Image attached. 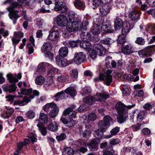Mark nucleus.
<instances>
[{
	"mask_svg": "<svg viewBox=\"0 0 155 155\" xmlns=\"http://www.w3.org/2000/svg\"><path fill=\"white\" fill-rule=\"evenodd\" d=\"M135 106L134 104L130 105H126L121 101L117 103L115 106L118 115L117 117V122L122 124L128 118V110L131 109Z\"/></svg>",
	"mask_w": 155,
	"mask_h": 155,
	"instance_id": "f257e3e1",
	"label": "nucleus"
},
{
	"mask_svg": "<svg viewBox=\"0 0 155 155\" xmlns=\"http://www.w3.org/2000/svg\"><path fill=\"white\" fill-rule=\"evenodd\" d=\"M93 134L95 138L90 140L89 143L83 140H79L75 141L74 143L77 144V143H79L81 146H84L86 147H88L89 149L92 151L97 150L98 144L100 143L101 140L103 139L102 134H100L99 130H96L94 131Z\"/></svg>",
	"mask_w": 155,
	"mask_h": 155,
	"instance_id": "f03ea898",
	"label": "nucleus"
},
{
	"mask_svg": "<svg viewBox=\"0 0 155 155\" xmlns=\"http://www.w3.org/2000/svg\"><path fill=\"white\" fill-rule=\"evenodd\" d=\"M68 19L63 15H60L56 17V21L57 25L61 27H67L68 24L81 21L79 16L73 12H69L68 14Z\"/></svg>",
	"mask_w": 155,
	"mask_h": 155,
	"instance_id": "7ed1b4c3",
	"label": "nucleus"
},
{
	"mask_svg": "<svg viewBox=\"0 0 155 155\" xmlns=\"http://www.w3.org/2000/svg\"><path fill=\"white\" fill-rule=\"evenodd\" d=\"M88 25V22L87 21H85L82 23L81 21L77 22H73L71 25L70 23L66 27V29L63 32V36L67 38L70 36L71 32L85 31L87 29V26Z\"/></svg>",
	"mask_w": 155,
	"mask_h": 155,
	"instance_id": "20e7f679",
	"label": "nucleus"
},
{
	"mask_svg": "<svg viewBox=\"0 0 155 155\" xmlns=\"http://www.w3.org/2000/svg\"><path fill=\"white\" fill-rule=\"evenodd\" d=\"M109 94L104 91L101 93L97 92L94 97L89 96L84 98L83 100V102L87 104L91 105L95 101L97 102H105L107 98H109Z\"/></svg>",
	"mask_w": 155,
	"mask_h": 155,
	"instance_id": "39448f33",
	"label": "nucleus"
},
{
	"mask_svg": "<svg viewBox=\"0 0 155 155\" xmlns=\"http://www.w3.org/2000/svg\"><path fill=\"white\" fill-rule=\"evenodd\" d=\"M88 51L90 53L89 57H90L93 60L96 57L97 55L103 56L104 55L106 52V49L103 47L101 44H95L93 47Z\"/></svg>",
	"mask_w": 155,
	"mask_h": 155,
	"instance_id": "423d86ee",
	"label": "nucleus"
},
{
	"mask_svg": "<svg viewBox=\"0 0 155 155\" xmlns=\"http://www.w3.org/2000/svg\"><path fill=\"white\" fill-rule=\"evenodd\" d=\"M82 41L80 43V46L86 50H89L92 47L91 44L89 41L91 39V34L87 32H83L80 34Z\"/></svg>",
	"mask_w": 155,
	"mask_h": 155,
	"instance_id": "0eeeda50",
	"label": "nucleus"
},
{
	"mask_svg": "<svg viewBox=\"0 0 155 155\" xmlns=\"http://www.w3.org/2000/svg\"><path fill=\"white\" fill-rule=\"evenodd\" d=\"M12 2V0H5L3 2L2 4L4 5H6L8 4H11V6L7 8V9L9 12L8 16L12 20L13 24H15L16 22L17 19L20 17V15L16 14L18 13L19 12V11L16 10L15 8H18L16 7L15 8H13L12 7V5L15 2L11 3Z\"/></svg>",
	"mask_w": 155,
	"mask_h": 155,
	"instance_id": "6e6552de",
	"label": "nucleus"
},
{
	"mask_svg": "<svg viewBox=\"0 0 155 155\" xmlns=\"http://www.w3.org/2000/svg\"><path fill=\"white\" fill-rule=\"evenodd\" d=\"M112 118L109 115L105 116L104 117V120H101L98 124L100 134H103L107 129V126H109L110 123L113 122Z\"/></svg>",
	"mask_w": 155,
	"mask_h": 155,
	"instance_id": "1a4fd4ad",
	"label": "nucleus"
},
{
	"mask_svg": "<svg viewBox=\"0 0 155 155\" xmlns=\"http://www.w3.org/2000/svg\"><path fill=\"white\" fill-rule=\"evenodd\" d=\"M112 72V71L107 70L105 74L101 73L99 74V78H94V81L95 82H97L100 80H103L106 85L109 86L113 81L112 76L111 74Z\"/></svg>",
	"mask_w": 155,
	"mask_h": 155,
	"instance_id": "9d476101",
	"label": "nucleus"
},
{
	"mask_svg": "<svg viewBox=\"0 0 155 155\" xmlns=\"http://www.w3.org/2000/svg\"><path fill=\"white\" fill-rule=\"evenodd\" d=\"M53 47L51 43L49 41L44 43L41 49L42 51L45 54V56L52 60L53 57V54L51 52Z\"/></svg>",
	"mask_w": 155,
	"mask_h": 155,
	"instance_id": "9b49d317",
	"label": "nucleus"
},
{
	"mask_svg": "<svg viewBox=\"0 0 155 155\" xmlns=\"http://www.w3.org/2000/svg\"><path fill=\"white\" fill-rule=\"evenodd\" d=\"M55 6L54 7V10L59 12L60 13H64L68 10V8L65 4L63 2L55 0Z\"/></svg>",
	"mask_w": 155,
	"mask_h": 155,
	"instance_id": "f8f14e48",
	"label": "nucleus"
},
{
	"mask_svg": "<svg viewBox=\"0 0 155 155\" xmlns=\"http://www.w3.org/2000/svg\"><path fill=\"white\" fill-rule=\"evenodd\" d=\"M51 67V65L47 63H41L37 66V70L34 75L35 76L38 74H43L47 70V69H49Z\"/></svg>",
	"mask_w": 155,
	"mask_h": 155,
	"instance_id": "ddd939ff",
	"label": "nucleus"
},
{
	"mask_svg": "<svg viewBox=\"0 0 155 155\" xmlns=\"http://www.w3.org/2000/svg\"><path fill=\"white\" fill-rule=\"evenodd\" d=\"M19 87H23L21 89L20 91L18 92V94L29 95L32 93V89L31 88L26 89L25 88L27 86V84L24 81H20L18 83Z\"/></svg>",
	"mask_w": 155,
	"mask_h": 155,
	"instance_id": "4468645a",
	"label": "nucleus"
},
{
	"mask_svg": "<svg viewBox=\"0 0 155 155\" xmlns=\"http://www.w3.org/2000/svg\"><path fill=\"white\" fill-rule=\"evenodd\" d=\"M56 64L60 67H64L71 63V62L67 60L64 57L57 56L55 58Z\"/></svg>",
	"mask_w": 155,
	"mask_h": 155,
	"instance_id": "2eb2a0df",
	"label": "nucleus"
},
{
	"mask_svg": "<svg viewBox=\"0 0 155 155\" xmlns=\"http://www.w3.org/2000/svg\"><path fill=\"white\" fill-rule=\"evenodd\" d=\"M76 108L74 105H72L65 110L63 112V114L65 116L69 115V118H75L76 117L77 112L74 110L76 109Z\"/></svg>",
	"mask_w": 155,
	"mask_h": 155,
	"instance_id": "dca6fc26",
	"label": "nucleus"
},
{
	"mask_svg": "<svg viewBox=\"0 0 155 155\" xmlns=\"http://www.w3.org/2000/svg\"><path fill=\"white\" fill-rule=\"evenodd\" d=\"M86 55L83 52H79L75 54L74 62L77 64H80L84 61Z\"/></svg>",
	"mask_w": 155,
	"mask_h": 155,
	"instance_id": "f3484780",
	"label": "nucleus"
},
{
	"mask_svg": "<svg viewBox=\"0 0 155 155\" xmlns=\"http://www.w3.org/2000/svg\"><path fill=\"white\" fill-rule=\"evenodd\" d=\"M121 52L125 55H129L134 52V47L130 43L123 45L121 47Z\"/></svg>",
	"mask_w": 155,
	"mask_h": 155,
	"instance_id": "a211bd4d",
	"label": "nucleus"
},
{
	"mask_svg": "<svg viewBox=\"0 0 155 155\" xmlns=\"http://www.w3.org/2000/svg\"><path fill=\"white\" fill-rule=\"evenodd\" d=\"M153 51V48L151 46H149L144 49L138 51V54L141 58H145L151 55Z\"/></svg>",
	"mask_w": 155,
	"mask_h": 155,
	"instance_id": "6ab92c4d",
	"label": "nucleus"
},
{
	"mask_svg": "<svg viewBox=\"0 0 155 155\" xmlns=\"http://www.w3.org/2000/svg\"><path fill=\"white\" fill-rule=\"evenodd\" d=\"M55 28H57L53 27V28L49 31V34L47 38L48 39L52 41H56L58 39L59 34L57 30H53Z\"/></svg>",
	"mask_w": 155,
	"mask_h": 155,
	"instance_id": "aec40b11",
	"label": "nucleus"
},
{
	"mask_svg": "<svg viewBox=\"0 0 155 155\" xmlns=\"http://www.w3.org/2000/svg\"><path fill=\"white\" fill-rule=\"evenodd\" d=\"M99 9L101 15L102 16H105L109 12L111 9V6L109 4H103L100 7Z\"/></svg>",
	"mask_w": 155,
	"mask_h": 155,
	"instance_id": "412c9836",
	"label": "nucleus"
},
{
	"mask_svg": "<svg viewBox=\"0 0 155 155\" xmlns=\"http://www.w3.org/2000/svg\"><path fill=\"white\" fill-rule=\"evenodd\" d=\"M18 3L17 2L13 3L12 5L13 8H15L16 7L19 8L22 4L25 5H29L30 4L33 3L35 0H17Z\"/></svg>",
	"mask_w": 155,
	"mask_h": 155,
	"instance_id": "4be33fe9",
	"label": "nucleus"
},
{
	"mask_svg": "<svg viewBox=\"0 0 155 155\" xmlns=\"http://www.w3.org/2000/svg\"><path fill=\"white\" fill-rule=\"evenodd\" d=\"M122 27V34L125 36L133 28V25H130L129 22L126 21L124 22Z\"/></svg>",
	"mask_w": 155,
	"mask_h": 155,
	"instance_id": "5701e85b",
	"label": "nucleus"
},
{
	"mask_svg": "<svg viewBox=\"0 0 155 155\" xmlns=\"http://www.w3.org/2000/svg\"><path fill=\"white\" fill-rule=\"evenodd\" d=\"M61 120L63 123L66 125V126L69 127H73L75 125V121L70 118L61 117Z\"/></svg>",
	"mask_w": 155,
	"mask_h": 155,
	"instance_id": "b1692460",
	"label": "nucleus"
},
{
	"mask_svg": "<svg viewBox=\"0 0 155 155\" xmlns=\"http://www.w3.org/2000/svg\"><path fill=\"white\" fill-rule=\"evenodd\" d=\"M140 12L136 9L132 10L129 13V17L131 20L137 21L140 18Z\"/></svg>",
	"mask_w": 155,
	"mask_h": 155,
	"instance_id": "393cba45",
	"label": "nucleus"
},
{
	"mask_svg": "<svg viewBox=\"0 0 155 155\" xmlns=\"http://www.w3.org/2000/svg\"><path fill=\"white\" fill-rule=\"evenodd\" d=\"M92 129L91 126L86 125L85 129L80 131L81 135L84 137L88 138L91 135Z\"/></svg>",
	"mask_w": 155,
	"mask_h": 155,
	"instance_id": "a878e982",
	"label": "nucleus"
},
{
	"mask_svg": "<svg viewBox=\"0 0 155 155\" xmlns=\"http://www.w3.org/2000/svg\"><path fill=\"white\" fill-rule=\"evenodd\" d=\"M39 122L41 124H47L48 122V117L47 114L42 112H40L38 119L36 120L35 123Z\"/></svg>",
	"mask_w": 155,
	"mask_h": 155,
	"instance_id": "bb28decb",
	"label": "nucleus"
},
{
	"mask_svg": "<svg viewBox=\"0 0 155 155\" xmlns=\"http://www.w3.org/2000/svg\"><path fill=\"white\" fill-rule=\"evenodd\" d=\"M2 88L4 91H8L9 93H12L15 91L17 87L15 84H13L11 85L4 84L2 85Z\"/></svg>",
	"mask_w": 155,
	"mask_h": 155,
	"instance_id": "cd10ccee",
	"label": "nucleus"
},
{
	"mask_svg": "<svg viewBox=\"0 0 155 155\" xmlns=\"http://www.w3.org/2000/svg\"><path fill=\"white\" fill-rule=\"evenodd\" d=\"M64 92L72 97H74L77 94L76 89L74 86H71L67 88L64 90Z\"/></svg>",
	"mask_w": 155,
	"mask_h": 155,
	"instance_id": "c85d7f7f",
	"label": "nucleus"
},
{
	"mask_svg": "<svg viewBox=\"0 0 155 155\" xmlns=\"http://www.w3.org/2000/svg\"><path fill=\"white\" fill-rule=\"evenodd\" d=\"M30 43H28L27 45V47L28 50V54L32 53L34 51L33 47L34 46L35 39L32 35L30 36L29 38Z\"/></svg>",
	"mask_w": 155,
	"mask_h": 155,
	"instance_id": "c756f323",
	"label": "nucleus"
},
{
	"mask_svg": "<svg viewBox=\"0 0 155 155\" xmlns=\"http://www.w3.org/2000/svg\"><path fill=\"white\" fill-rule=\"evenodd\" d=\"M31 99L29 97H25L23 99L22 101L17 100L14 102L13 105H19V106H22L25 105L27 104L30 101Z\"/></svg>",
	"mask_w": 155,
	"mask_h": 155,
	"instance_id": "7c9ffc66",
	"label": "nucleus"
},
{
	"mask_svg": "<svg viewBox=\"0 0 155 155\" xmlns=\"http://www.w3.org/2000/svg\"><path fill=\"white\" fill-rule=\"evenodd\" d=\"M120 130V127H116L112 129L110 131V134L109 135L103 136V138L109 139L113 136H115L119 132Z\"/></svg>",
	"mask_w": 155,
	"mask_h": 155,
	"instance_id": "2f4dec72",
	"label": "nucleus"
},
{
	"mask_svg": "<svg viewBox=\"0 0 155 155\" xmlns=\"http://www.w3.org/2000/svg\"><path fill=\"white\" fill-rule=\"evenodd\" d=\"M14 112V110L12 108H9L7 109L6 111L2 113L1 115V117L4 119H7L10 117L13 114Z\"/></svg>",
	"mask_w": 155,
	"mask_h": 155,
	"instance_id": "473e14b6",
	"label": "nucleus"
},
{
	"mask_svg": "<svg viewBox=\"0 0 155 155\" xmlns=\"http://www.w3.org/2000/svg\"><path fill=\"white\" fill-rule=\"evenodd\" d=\"M93 23V25L91 28V32L94 35L99 34L101 32L100 25H98L97 23Z\"/></svg>",
	"mask_w": 155,
	"mask_h": 155,
	"instance_id": "72a5a7b5",
	"label": "nucleus"
},
{
	"mask_svg": "<svg viewBox=\"0 0 155 155\" xmlns=\"http://www.w3.org/2000/svg\"><path fill=\"white\" fill-rule=\"evenodd\" d=\"M114 23V27L116 30L120 29L124 23L121 18L118 17L115 19Z\"/></svg>",
	"mask_w": 155,
	"mask_h": 155,
	"instance_id": "f704fd0d",
	"label": "nucleus"
},
{
	"mask_svg": "<svg viewBox=\"0 0 155 155\" xmlns=\"http://www.w3.org/2000/svg\"><path fill=\"white\" fill-rule=\"evenodd\" d=\"M48 129L54 132L58 129V124L57 122L53 121L50 122L48 126Z\"/></svg>",
	"mask_w": 155,
	"mask_h": 155,
	"instance_id": "c9c22d12",
	"label": "nucleus"
},
{
	"mask_svg": "<svg viewBox=\"0 0 155 155\" xmlns=\"http://www.w3.org/2000/svg\"><path fill=\"white\" fill-rule=\"evenodd\" d=\"M74 3V6L78 9L83 10L85 7V3L81 0H75Z\"/></svg>",
	"mask_w": 155,
	"mask_h": 155,
	"instance_id": "e433bc0d",
	"label": "nucleus"
},
{
	"mask_svg": "<svg viewBox=\"0 0 155 155\" xmlns=\"http://www.w3.org/2000/svg\"><path fill=\"white\" fill-rule=\"evenodd\" d=\"M68 48L66 47H61L59 50V55L57 56L65 57H66L68 53Z\"/></svg>",
	"mask_w": 155,
	"mask_h": 155,
	"instance_id": "4c0bfd02",
	"label": "nucleus"
},
{
	"mask_svg": "<svg viewBox=\"0 0 155 155\" xmlns=\"http://www.w3.org/2000/svg\"><path fill=\"white\" fill-rule=\"evenodd\" d=\"M7 79L10 83H15L18 81V79L16 77V75L11 74H8L7 76Z\"/></svg>",
	"mask_w": 155,
	"mask_h": 155,
	"instance_id": "58836bf2",
	"label": "nucleus"
},
{
	"mask_svg": "<svg viewBox=\"0 0 155 155\" xmlns=\"http://www.w3.org/2000/svg\"><path fill=\"white\" fill-rule=\"evenodd\" d=\"M48 71V74L52 75L54 74H61V71L58 68L53 67L51 65V67H50L49 69H47Z\"/></svg>",
	"mask_w": 155,
	"mask_h": 155,
	"instance_id": "ea45409f",
	"label": "nucleus"
},
{
	"mask_svg": "<svg viewBox=\"0 0 155 155\" xmlns=\"http://www.w3.org/2000/svg\"><path fill=\"white\" fill-rule=\"evenodd\" d=\"M65 92L63 91L58 92L54 95V97L56 98L54 100L57 101L61 100L65 98Z\"/></svg>",
	"mask_w": 155,
	"mask_h": 155,
	"instance_id": "a19ab883",
	"label": "nucleus"
},
{
	"mask_svg": "<svg viewBox=\"0 0 155 155\" xmlns=\"http://www.w3.org/2000/svg\"><path fill=\"white\" fill-rule=\"evenodd\" d=\"M59 109L56 106L53 108V109L51 110L49 113V116L52 118L55 117L58 114L59 112Z\"/></svg>",
	"mask_w": 155,
	"mask_h": 155,
	"instance_id": "79ce46f5",
	"label": "nucleus"
},
{
	"mask_svg": "<svg viewBox=\"0 0 155 155\" xmlns=\"http://www.w3.org/2000/svg\"><path fill=\"white\" fill-rule=\"evenodd\" d=\"M45 80V78L44 77L40 75L36 78L35 80V82L36 84L40 85H42L44 83Z\"/></svg>",
	"mask_w": 155,
	"mask_h": 155,
	"instance_id": "37998d69",
	"label": "nucleus"
},
{
	"mask_svg": "<svg viewBox=\"0 0 155 155\" xmlns=\"http://www.w3.org/2000/svg\"><path fill=\"white\" fill-rule=\"evenodd\" d=\"M56 104L53 103H48L43 106V109L45 111L48 113L50 108H53L56 106Z\"/></svg>",
	"mask_w": 155,
	"mask_h": 155,
	"instance_id": "c03bdc74",
	"label": "nucleus"
},
{
	"mask_svg": "<svg viewBox=\"0 0 155 155\" xmlns=\"http://www.w3.org/2000/svg\"><path fill=\"white\" fill-rule=\"evenodd\" d=\"M70 74L72 78L76 79L78 78V72L77 69H72L70 71Z\"/></svg>",
	"mask_w": 155,
	"mask_h": 155,
	"instance_id": "a18cd8bd",
	"label": "nucleus"
},
{
	"mask_svg": "<svg viewBox=\"0 0 155 155\" xmlns=\"http://www.w3.org/2000/svg\"><path fill=\"white\" fill-rule=\"evenodd\" d=\"M78 40L71 41L66 43V45L69 47L74 48L78 46Z\"/></svg>",
	"mask_w": 155,
	"mask_h": 155,
	"instance_id": "49530a36",
	"label": "nucleus"
},
{
	"mask_svg": "<svg viewBox=\"0 0 155 155\" xmlns=\"http://www.w3.org/2000/svg\"><path fill=\"white\" fill-rule=\"evenodd\" d=\"M145 112L143 111H140L137 116V120L138 121H141L144 118L145 116Z\"/></svg>",
	"mask_w": 155,
	"mask_h": 155,
	"instance_id": "de8ad7c7",
	"label": "nucleus"
},
{
	"mask_svg": "<svg viewBox=\"0 0 155 155\" xmlns=\"http://www.w3.org/2000/svg\"><path fill=\"white\" fill-rule=\"evenodd\" d=\"M88 108V106L87 104H83L78 108V110L80 112H83L87 110Z\"/></svg>",
	"mask_w": 155,
	"mask_h": 155,
	"instance_id": "09e8293b",
	"label": "nucleus"
},
{
	"mask_svg": "<svg viewBox=\"0 0 155 155\" xmlns=\"http://www.w3.org/2000/svg\"><path fill=\"white\" fill-rule=\"evenodd\" d=\"M37 126L40 129V130L42 135L44 136L47 133L46 128L41 126L40 124H37Z\"/></svg>",
	"mask_w": 155,
	"mask_h": 155,
	"instance_id": "8fccbe9b",
	"label": "nucleus"
},
{
	"mask_svg": "<svg viewBox=\"0 0 155 155\" xmlns=\"http://www.w3.org/2000/svg\"><path fill=\"white\" fill-rule=\"evenodd\" d=\"M64 153L66 155H73V150L70 147H67L64 149Z\"/></svg>",
	"mask_w": 155,
	"mask_h": 155,
	"instance_id": "3c124183",
	"label": "nucleus"
},
{
	"mask_svg": "<svg viewBox=\"0 0 155 155\" xmlns=\"http://www.w3.org/2000/svg\"><path fill=\"white\" fill-rule=\"evenodd\" d=\"M133 75L130 74H126L124 76V78H126L127 79H130L131 81H136L139 80V78L138 75H137L135 78L134 79H133Z\"/></svg>",
	"mask_w": 155,
	"mask_h": 155,
	"instance_id": "603ef678",
	"label": "nucleus"
},
{
	"mask_svg": "<svg viewBox=\"0 0 155 155\" xmlns=\"http://www.w3.org/2000/svg\"><path fill=\"white\" fill-rule=\"evenodd\" d=\"M110 0H94L93 2V4L96 6H98L101 3H108Z\"/></svg>",
	"mask_w": 155,
	"mask_h": 155,
	"instance_id": "864d4df0",
	"label": "nucleus"
},
{
	"mask_svg": "<svg viewBox=\"0 0 155 155\" xmlns=\"http://www.w3.org/2000/svg\"><path fill=\"white\" fill-rule=\"evenodd\" d=\"M101 42L102 44L108 45L112 43V41L110 38H105L101 40Z\"/></svg>",
	"mask_w": 155,
	"mask_h": 155,
	"instance_id": "5fc2aeb1",
	"label": "nucleus"
},
{
	"mask_svg": "<svg viewBox=\"0 0 155 155\" xmlns=\"http://www.w3.org/2000/svg\"><path fill=\"white\" fill-rule=\"evenodd\" d=\"M96 118L97 115L94 113H89L87 115L88 119L90 121H94L96 119Z\"/></svg>",
	"mask_w": 155,
	"mask_h": 155,
	"instance_id": "6e6d98bb",
	"label": "nucleus"
},
{
	"mask_svg": "<svg viewBox=\"0 0 155 155\" xmlns=\"http://www.w3.org/2000/svg\"><path fill=\"white\" fill-rule=\"evenodd\" d=\"M135 42L140 45H143L145 44V41L144 39L140 37H137Z\"/></svg>",
	"mask_w": 155,
	"mask_h": 155,
	"instance_id": "4d7b16f0",
	"label": "nucleus"
},
{
	"mask_svg": "<svg viewBox=\"0 0 155 155\" xmlns=\"http://www.w3.org/2000/svg\"><path fill=\"white\" fill-rule=\"evenodd\" d=\"M67 77L63 75H60L58 76L57 78V81L60 82H64L66 81Z\"/></svg>",
	"mask_w": 155,
	"mask_h": 155,
	"instance_id": "13d9d810",
	"label": "nucleus"
},
{
	"mask_svg": "<svg viewBox=\"0 0 155 155\" xmlns=\"http://www.w3.org/2000/svg\"><path fill=\"white\" fill-rule=\"evenodd\" d=\"M95 22V23H97L98 25L99 24V25H101L105 22L104 18L102 17L99 16L96 18Z\"/></svg>",
	"mask_w": 155,
	"mask_h": 155,
	"instance_id": "bf43d9fd",
	"label": "nucleus"
},
{
	"mask_svg": "<svg viewBox=\"0 0 155 155\" xmlns=\"http://www.w3.org/2000/svg\"><path fill=\"white\" fill-rule=\"evenodd\" d=\"M102 25L101 28V31H103L106 33L111 32H112L110 31L108 29V27L106 24H105L104 23L103 24H102Z\"/></svg>",
	"mask_w": 155,
	"mask_h": 155,
	"instance_id": "052dcab7",
	"label": "nucleus"
},
{
	"mask_svg": "<svg viewBox=\"0 0 155 155\" xmlns=\"http://www.w3.org/2000/svg\"><path fill=\"white\" fill-rule=\"evenodd\" d=\"M135 96L139 97H141L144 95V92L142 90H136L134 92Z\"/></svg>",
	"mask_w": 155,
	"mask_h": 155,
	"instance_id": "680f3d73",
	"label": "nucleus"
},
{
	"mask_svg": "<svg viewBox=\"0 0 155 155\" xmlns=\"http://www.w3.org/2000/svg\"><path fill=\"white\" fill-rule=\"evenodd\" d=\"M114 151L112 148L108 149L103 153V155H113Z\"/></svg>",
	"mask_w": 155,
	"mask_h": 155,
	"instance_id": "e2e57ef3",
	"label": "nucleus"
},
{
	"mask_svg": "<svg viewBox=\"0 0 155 155\" xmlns=\"http://www.w3.org/2000/svg\"><path fill=\"white\" fill-rule=\"evenodd\" d=\"M14 35L16 38H21L23 36L24 34L20 31H15L14 33Z\"/></svg>",
	"mask_w": 155,
	"mask_h": 155,
	"instance_id": "0e129e2a",
	"label": "nucleus"
},
{
	"mask_svg": "<svg viewBox=\"0 0 155 155\" xmlns=\"http://www.w3.org/2000/svg\"><path fill=\"white\" fill-rule=\"evenodd\" d=\"M17 38L14 37H13L12 38V44L14 46L15 49L16 46L20 42L21 39H17Z\"/></svg>",
	"mask_w": 155,
	"mask_h": 155,
	"instance_id": "69168bd1",
	"label": "nucleus"
},
{
	"mask_svg": "<svg viewBox=\"0 0 155 155\" xmlns=\"http://www.w3.org/2000/svg\"><path fill=\"white\" fill-rule=\"evenodd\" d=\"M27 116L30 119L34 118L35 116V112L32 110H28L26 114Z\"/></svg>",
	"mask_w": 155,
	"mask_h": 155,
	"instance_id": "338daca9",
	"label": "nucleus"
},
{
	"mask_svg": "<svg viewBox=\"0 0 155 155\" xmlns=\"http://www.w3.org/2000/svg\"><path fill=\"white\" fill-rule=\"evenodd\" d=\"M110 141L111 145H114L118 144L120 142V140L118 139H110Z\"/></svg>",
	"mask_w": 155,
	"mask_h": 155,
	"instance_id": "774afa93",
	"label": "nucleus"
}]
</instances>
